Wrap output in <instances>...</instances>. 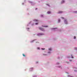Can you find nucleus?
<instances>
[{"label": "nucleus", "mask_w": 77, "mask_h": 77, "mask_svg": "<svg viewBox=\"0 0 77 77\" xmlns=\"http://www.w3.org/2000/svg\"><path fill=\"white\" fill-rule=\"evenodd\" d=\"M39 29L42 30V31H44V29L42 28H39Z\"/></svg>", "instance_id": "obj_1"}, {"label": "nucleus", "mask_w": 77, "mask_h": 77, "mask_svg": "<svg viewBox=\"0 0 77 77\" xmlns=\"http://www.w3.org/2000/svg\"><path fill=\"white\" fill-rule=\"evenodd\" d=\"M34 21H35V22H37V23H39V20H34Z\"/></svg>", "instance_id": "obj_2"}, {"label": "nucleus", "mask_w": 77, "mask_h": 77, "mask_svg": "<svg viewBox=\"0 0 77 77\" xmlns=\"http://www.w3.org/2000/svg\"><path fill=\"white\" fill-rule=\"evenodd\" d=\"M61 13H62V11H59L58 12V14H61Z\"/></svg>", "instance_id": "obj_3"}, {"label": "nucleus", "mask_w": 77, "mask_h": 77, "mask_svg": "<svg viewBox=\"0 0 77 77\" xmlns=\"http://www.w3.org/2000/svg\"><path fill=\"white\" fill-rule=\"evenodd\" d=\"M48 14H50V13H51V12H50V11H48L47 12Z\"/></svg>", "instance_id": "obj_4"}, {"label": "nucleus", "mask_w": 77, "mask_h": 77, "mask_svg": "<svg viewBox=\"0 0 77 77\" xmlns=\"http://www.w3.org/2000/svg\"><path fill=\"white\" fill-rule=\"evenodd\" d=\"M71 58H74V57H73V56H72V55L71 54Z\"/></svg>", "instance_id": "obj_5"}, {"label": "nucleus", "mask_w": 77, "mask_h": 77, "mask_svg": "<svg viewBox=\"0 0 77 77\" xmlns=\"http://www.w3.org/2000/svg\"><path fill=\"white\" fill-rule=\"evenodd\" d=\"M49 50H50V51H51V48H49Z\"/></svg>", "instance_id": "obj_6"}, {"label": "nucleus", "mask_w": 77, "mask_h": 77, "mask_svg": "<svg viewBox=\"0 0 77 77\" xmlns=\"http://www.w3.org/2000/svg\"><path fill=\"white\" fill-rule=\"evenodd\" d=\"M40 35H44V34L41 33V34H40Z\"/></svg>", "instance_id": "obj_7"}, {"label": "nucleus", "mask_w": 77, "mask_h": 77, "mask_svg": "<svg viewBox=\"0 0 77 77\" xmlns=\"http://www.w3.org/2000/svg\"><path fill=\"white\" fill-rule=\"evenodd\" d=\"M23 56H24V57H25V55H24V54H23Z\"/></svg>", "instance_id": "obj_8"}, {"label": "nucleus", "mask_w": 77, "mask_h": 77, "mask_svg": "<svg viewBox=\"0 0 77 77\" xmlns=\"http://www.w3.org/2000/svg\"><path fill=\"white\" fill-rule=\"evenodd\" d=\"M43 27H48V26H44Z\"/></svg>", "instance_id": "obj_9"}, {"label": "nucleus", "mask_w": 77, "mask_h": 77, "mask_svg": "<svg viewBox=\"0 0 77 77\" xmlns=\"http://www.w3.org/2000/svg\"><path fill=\"white\" fill-rule=\"evenodd\" d=\"M58 21H59V22H60V19H59V20H58Z\"/></svg>", "instance_id": "obj_10"}, {"label": "nucleus", "mask_w": 77, "mask_h": 77, "mask_svg": "<svg viewBox=\"0 0 77 77\" xmlns=\"http://www.w3.org/2000/svg\"><path fill=\"white\" fill-rule=\"evenodd\" d=\"M61 18H62V19H64V17H61Z\"/></svg>", "instance_id": "obj_11"}, {"label": "nucleus", "mask_w": 77, "mask_h": 77, "mask_svg": "<svg viewBox=\"0 0 77 77\" xmlns=\"http://www.w3.org/2000/svg\"><path fill=\"white\" fill-rule=\"evenodd\" d=\"M76 38V37H75V36H74V39H75Z\"/></svg>", "instance_id": "obj_12"}, {"label": "nucleus", "mask_w": 77, "mask_h": 77, "mask_svg": "<svg viewBox=\"0 0 77 77\" xmlns=\"http://www.w3.org/2000/svg\"><path fill=\"white\" fill-rule=\"evenodd\" d=\"M44 56H47V55L46 54H43Z\"/></svg>", "instance_id": "obj_13"}, {"label": "nucleus", "mask_w": 77, "mask_h": 77, "mask_svg": "<svg viewBox=\"0 0 77 77\" xmlns=\"http://www.w3.org/2000/svg\"><path fill=\"white\" fill-rule=\"evenodd\" d=\"M42 50H45V49L43 48H42Z\"/></svg>", "instance_id": "obj_14"}, {"label": "nucleus", "mask_w": 77, "mask_h": 77, "mask_svg": "<svg viewBox=\"0 0 77 77\" xmlns=\"http://www.w3.org/2000/svg\"><path fill=\"white\" fill-rule=\"evenodd\" d=\"M35 24L36 25H37V24H38V23H35Z\"/></svg>", "instance_id": "obj_15"}, {"label": "nucleus", "mask_w": 77, "mask_h": 77, "mask_svg": "<svg viewBox=\"0 0 77 77\" xmlns=\"http://www.w3.org/2000/svg\"><path fill=\"white\" fill-rule=\"evenodd\" d=\"M62 2H64V1H62Z\"/></svg>", "instance_id": "obj_16"}, {"label": "nucleus", "mask_w": 77, "mask_h": 77, "mask_svg": "<svg viewBox=\"0 0 77 77\" xmlns=\"http://www.w3.org/2000/svg\"><path fill=\"white\" fill-rule=\"evenodd\" d=\"M37 48L38 49H39V48Z\"/></svg>", "instance_id": "obj_17"}, {"label": "nucleus", "mask_w": 77, "mask_h": 77, "mask_svg": "<svg viewBox=\"0 0 77 77\" xmlns=\"http://www.w3.org/2000/svg\"><path fill=\"white\" fill-rule=\"evenodd\" d=\"M42 17L43 16L42 15H41Z\"/></svg>", "instance_id": "obj_18"}, {"label": "nucleus", "mask_w": 77, "mask_h": 77, "mask_svg": "<svg viewBox=\"0 0 77 77\" xmlns=\"http://www.w3.org/2000/svg\"><path fill=\"white\" fill-rule=\"evenodd\" d=\"M65 22H66V20H65Z\"/></svg>", "instance_id": "obj_19"}, {"label": "nucleus", "mask_w": 77, "mask_h": 77, "mask_svg": "<svg viewBox=\"0 0 77 77\" xmlns=\"http://www.w3.org/2000/svg\"><path fill=\"white\" fill-rule=\"evenodd\" d=\"M70 61H72V60H70Z\"/></svg>", "instance_id": "obj_20"}, {"label": "nucleus", "mask_w": 77, "mask_h": 77, "mask_svg": "<svg viewBox=\"0 0 77 77\" xmlns=\"http://www.w3.org/2000/svg\"><path fill=\"white\" fill-rule=\"evenodd\" d=\"M75 71H76V70H74Z\"/></svg>", "instance_id": "obj_21"}, {"label": "nucleus", "mask_w": 77, "mask_h": 77, "mask_svg": "<svg viewBox=\"0 0 77 77\" xmlns=\"http://www.w3.org/2000/svg\"><path fill=\"white\" fill-rule=\"evenodd\" d=\"M50 53V52H48V53Z\"/></svg>", "instance_id": "obj_22"}]
</instances>
